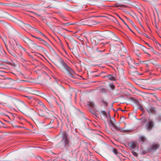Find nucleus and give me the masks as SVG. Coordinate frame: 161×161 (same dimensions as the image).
<instances>
[{
  "label": "nucleus",
  "instance_id": "obj_1",
  "mask_svg": "<svg viewBox=\"0 0 161 161\" xmlns=\"http://www.w3.org/2000/svg\"><path fill=\"white\" fill-rule=\"evenodd\" d=\"M18 108L24 114L28 115L29 114H36V112L32 109L29 108L23 102H21L18 105Z\"/></svg>",
  "mask_w": 161,
  "mask_h": 161
},
{
  "label": "nucleus",
  "instance_id": "obj_2",
  "mask_svg": "<svg viewBox=\"0 0 161 161\" xmlns=\"http://www.w3.org/2000/svg\"><path fill=\"white\" fill-rule=\"evenodd\" d=\"M59 61L61 65L68 72L70 77L72 78H75L76 75L73 69L67 65L61 58H59Z\"/></svg>",
  "mask_w": 161,
  "mask_h": 161
},
{
  "label": "nucleus",
  "instance_id": "obj_3",
  "mask_svg": "<svg viewBox=\"0 0 161 161\" xmlns=\"http://www.w3.org/2000/svg\"><path fill=\"white\" fill-rule=\"evenodd\" d=\"M19 45H20L19 44L14 40H12L11 42H10V48L8 49V48L7 49L9 53L12 56L15 57L16 56L15 53L16 52L15 48L17 50L18 49V46Z\"/></svg>",
  "mask_w": 161,
  "mask_h": 161
},
{
  "label": "nucleus",
  "instance_id": "obj_4",
  "mask_svg": "<svg viewBox=\"0 0 161 161\" xmlns=\"http://www.w3.org/2000/svg\"><path fill=\"white\" fill-rule=\"evenodd\" d=\"M116 47V50L121 56H125L126 54L127 50L123 45H121V46L119 45H117Z\"/></svg>",
  "mask_w": 161,
  "mask_h": 161
},
{
  "label": "nucleus",
  "instance_id": "obj_5",
  "mask_svg": "<svg viewBox=\"0 0 161 161\" xmlns=\"http://www.w3.org/2000/svg\"><path fill=\"white\" fill-rule=\"evenodd\" d=\"M16 53L22 59H23V55L25 54V53H28L27 50L21 45L18 46V49Z\"/></svg>",
  "mask_w": 161,
  "mask_h": 161
},
{
  "label": "nucleus",
  "instance_id": "obj_6",
  "mask_svg": "<svg viewBox=\"0 0 161 161\" xmlns=\"http://www.w3.org/2000/svg\"><path fill=\"white\" fill-rule=\"evenodd\" d=\"M160 146L159 144L157 143H153L148 148V151L150 152H153L156 151L158 148Z\"/></svg>",
  "mask_w": 161,
  "mask_h": 161
},
{
  "label": "nucleus",
  "instance_id": "obj_7",
  "mask_svg": "<svg viewBox=\"0 0 161 161\" xmlns=\"http://www.w3.org/2000/svg\"><path fill=\"white\" fill-rule=\"evenodd\" d=\"M110 123L112 126L114 128L118 131L123 132H129L128 130H124L122 128L117 126L114 123L113 121L110 119Z\"/></svg>",
  "mask_w": 161,
  "mask_h": 161
},
{
  "label": "nucleus",
  "instance_id": "obj_8",
  "mask_svg": "<svg viewBox=\"0 0 161 161\" xmlns=\"http://www.w3.org/2000/svg\"><path fill=\"white\" fill-rule=\"evenodd\" d=\"M24 41L26 44H28L30 45L33 46V47H39V46H37L36 45V44L34 43L33 41L30 40L28 38H25L24 40Z\"/></svg>",
  "mask_w": 161,
  "mask_h": 161
},
{
  "label": "nucleus",
  "instance_id": "obj_9",
  "mask_svg": "<svg viewBox=\"0 0 161 161\" xmlns=\"http://www.w3.org/2000/svg\"><path fill=\"white\" fill-rule=\"evenodd\" d=\"M62 141L64 142L65 146H69V141L67 138V134L66 132H64L63 134V138Z\"/></svg>",
  "mask_w": 161,
  "mask_h": 161
},
{
  "label": "nucleus",
  "instance_id": "obj_10",
  "mask_svg": "<svg viewBox=\"0 0 161 161\" xmlns=\"http://www.w3.org/2000/svg\"><path fill=\"white\" fill-rule=\"evenodd\" d=\"M83 20V22H86L85 23L83 24L84 25H86L89 26H92L95 25L94 20L91 19H84Z\"/></svg>",
  "mask_w": 161,
  "mask_h": 161
},
{
  "label": "nucleus",
  "instance_id": "obj_11",
  "mask_svg": "<svg viewBox=\"0 0 161 161\" xmlns=\"http://www.w3.org/2000/svg\"><path fill=\"white\" fill-rule=\"evenodd\" d=\"M19 23L21 26L25 30H31L32 28L29 25L24 24L21 21H19Z\"/></svg>",
  "mask_w": 161,
  "mask_h": 161
},
{
  "label": "nucleus",
  "instance_id": "obj_12",
  "mask_svg": "<svg viewBox=\"0 0 161 161\" xmlns=\"http://www.w3.org/2000/svg\"><path fill=\"white\" fill-rule=\"evenodd\" d=\"M153 126V123L152 121L150 120L148 121L147 124L146 126L147 129L149 130H150Z\"/></svg>",
  "mask_w": 161,
  "mask_h": 161
},
{
  "label": "nucleus",
  "instance_id": "obj_13",
  "mask_svg": "<svg viewBox=\"0 0 161 161\" xmlns=\"http://www.w3.org/2000/svg\"><path fill=\"white\" fill-rule=\"evenodd\" d=\"M128 145L129 147L131 149H133L136 147L137 146V143L136 142L132 141L129 143Z\"/></svg>",
  "mask_w": 161,
  "mask_h": 161
},
{
  "label": "nucleus",
  "instance_id": "obj_14",
  "mask_svg": "<svg viewBox=\"0 0 161 161\" xmlns=\"http://www.w3.org/2000/svg\"><path fill=\"white\" fill-rule=\"evenodd\" d=\"M100 113L103 116V117H101L102 120H104L106 119H108V116L106 111L102 110L100 112Z\"/></svg>",
  "mask_w": 161,
  "mask_h": 161
},
{
  "label": "nucleus",
  "instance_id": "obj_15",
  "mask_svg": "<svg viewBox=\"0 0 161 161\" xmlns=\"http://www.w3.org/2000/svg\"><path fill=\"white\" fill-rule=\"evenodd\" d=\"M57 90L59 93H61L64 91L65 88L63 86L60 85L57 87Z\"/></svg>",
  "mask_w": 161,
  "mask_h": 161
},
{
  "label": "nucleus",
  "instance_id": "obj_16",
  "mask_svg": "<svg viewBox=\"0 0 161 161\" xmlns=\"http://www.w3.org/2000/svg\"><path fill=\"white\" fill-rule=\"evenodd\" d=\"M36 102L39 105L42 107V108L44 109L46 111V109H47L45 105L40 100L37 99L36 100Z\"/></svg>",
  "mask_w": 161,
  "mask_h": 161
},
{
  "label": "nucleus",
  "instance_id": "obj_17",
  "mask_svg": "<svg viewBox=\"0 0 161 161\" xmlns=\"http://www.w3.org/2000/svg\"><path fill=\"white\" fill-rule=\"evenodd\" d=\"M139 141L143 143L146 142L147 141V139L145 136L142 135H140L139 136Z\"/></svg>",
  "mask_w": 161,
  "mask_h": 161
},
{
  "label": "nucleus",
  "instance_id": "obj_18",
  "mask_svg": "<svg viewBox=\"0 0 161 161\" xmlns=\"http://www.w3.org/2000/svg\"><path fill=\"white\" fill-rule=\"evenodd\" d=\"M38 114L39 115L41 116L45 117L47 116V114L46 112V111H43L42 110H40L38 112Z\"/></svg>",
  "mask_w": 161,
  "mask_h": 161
},
{
  "label": "nucleus",
  "instance_id": "obj_19",
  "mask_svg": "<svg viewBox=\"0 0 161 161\" xmlns=\"http://www.w3.org/2000/svg\"><path fill=\"white\" fill-rule=\"evenodd\" d=\"M156 47L158 48L159 51V53H157V55H159L161 58V44L158 43H157Z\"/></svg>",
  "mask_w": 161,
  "mask_h": 161
},
{
  "label": "nucleus",
  "instance_id": "obj_20",
  "mask_svg": "<svg viewBox=\"0 0 161 161\" xmlns=\"http://www.w3.org/2000/svg\"><path fill=\"white\" fill-rule=\"evenodd\" d=\"M147 111L149 113H153L155 112V108L154 107L151 106L147 109Z\"/></svg>",
  "mask_w": 161,
  "mask_h": 161
},
{
  "label": "nucleus",
  "instance_id": "obj_21",
  "mask_svg": "<svg viewBox=\"0 0 161 161\" xmlns=\"http://www.w3.org/2000/svg\"><path fill=\"white\" fill-rule=\"evenodd\" d=\"M107 77L109 80L111 81L114 80H115L114 77L112 75H109L107 76H105L104 77Z\"/></svg>",
  "mask_w": 161,
  "mask_h": 161
},
{
  "label": "nucleus",
  "instance_id": "obj_22",
  "mask_svg": "<svg viewBox=\"0 0 161 161\" xmlns=\"http://www.w3.org/2000/svg\"><path fill=\"white\" fill-rule=\"evenodd\" d=\"M141 49H142L146 53H147V55L148 56H150V54L148 53L147 52V48H146L144 47V46H142L141 45Z\"/></svg>",
  "mask_w": 161,
  "mask_h": 161
},
{
  "label": "nucleus",
  "instance_id": "obj_23",
  "mask_svg": "<svg viewBox=\"0 0 161 161\" xmlns=\"http://www.w3.org/2000/svg\"><path fill=\"white\" fill-rule=\"evenodd\" d=\"M87 105L92 108H93L95 106L94 103L92 102H88Z\"/></svg>",
  "mask_w": 161,
  "mask_h": 161
},
{
  "label": "nucleus",
  "instance_id": "obj_24",
  "mask_svg": "<svg viewBox=\"0 0 161 161\" xmlns=\"http://www.w3.org/2000/svg\"><path fill=\"white\" fill-rule=\"evenodd\" d=\"M25 97L31 100V101L33 102H35V101L36 102V100H37V99L34 98L30 96H25Z\"/></svg>",
  "mask_w": 161,
  "mask_h": 161
},
{
  "label": "nucleus",
  "instance_id": "obj_25",
  "mask_svg": "<svg viewBox=\"0 0 161 161\" xmlns=\"http://www.w3.org/2000/svg\"><path fill=\"white\" fill-rule=\"evenodd\" d=\"M101 102L104 104V106H107L108 105V103L104 99L101 98Z\"/></svg>",
  "mask_w": 161,
  "mask_h": 161
},
{
  "label": "nucleus",
  "instance_id": "obj_26",
  "mask_svg": "<svg viewBox=\"0 0 161 161\" xmlns=\"http://www.w3.org/2000/svg\"><path fill=\"white\" fill-rule=\"evenodd\" d=\"M41 41L42 42V44L46 45L47 47H51L49 45V44L47 42H46L45 41L43 40L42 39V41Z\"/></svg>",
  "mask_w": 161,
  "mask_h": 161
},
{
  "label": "nucleus",
  "instance_id": "obj_27",
  "mask_svg": "<svg viewBox=\"0 0 161 161\" xmlns=\"http://www.w3.org/2000/svg\"><path fill=\"white\" fill-rule=\"evenodd\" d=\"M109 86L112 90L114 89L115 86L112 83H110L109 84Z\"/></svg>",
  "mask_w": 161,
  "mask_h": 161
},
{
  "label": "nucleus",
  "instance_id": "obj_28",
  "mask_svg": "<svg viewBox=\"0 0 161 161\" xmlns=\"http://www.w3.org/2000/svg\"><path fill=\"white\" fill-rule=\"evenodd\" d=\"M131 152L133 155H134V156L137 157L138 156L137 153L136 152H135L134 151L132 150L131 151Z\"/></svg>",
  "mask_w": 161,
  "mask_h": 161
},
{
  "label": "nucleus",
  "instance_id": "obj_29",
  "mask_svg": "<svg viewBox=\"0 0 161 161\" xmlns=\"http://www.w3.org/2000/svg\"><path fill=\"white\" fill-rule=\"evenodd\" d=\"M116 5H115V6L117 7H126V6L124 5H123V4H119V5H117V4H115Z\"/></svg>",
  "mask_w": 161,
  "mask_h": 161
},
{
  "label": "nucleus",
  "instance_id": "obj_30",
  "mask_svg": "<svg viewBox=\"0 0 161 161\" xmlns=\"http://www.w3.org/2000/svg\"><path fill=\"white\" fill-rule=\"evenodd\" d=\"M117 150V149L115 148H114L113 149V152L116 155H117L118 154Z\"/></svg>",
  "mask_w": 161,
  "mask_h": 161
},
{
  "label": "nucleus",
  "instance_id": "obj_31",
  "mask_svg": "<svg viewBox=\"0 0 161 161\" xmlns=\"http://www.w3.org/2000/svg\"><path fill=\"white\" fill-rule=\"evenodd\" d=\"M32 37L35 38H36V39H38V40L40 41H42V38H40V37H36L35 36H34L33 35H32Z\"/></svg>",
  "mask_w": 161,
  "mask_h": 161
},
{
  "label": "nucleus",
  "instance_id": "obj_32",
  "mask_svg": "<svg viewBox=\"0 0 161 161\" xmlns=\"http://www.w3.org/2000/svg\"><path fill=\"white\" fill-rule=\"evenodd\" d=\"M128 63L130 66L131 68V67H133V65H132V64L131 63H130L129 61H128Z\"/></svg>",
  "mask_w": 161,
  "mask_h": 161
},
{
  "label": "nucleus",
  "instance_id": "obj_33",
  "mask_svg": "<svg viewBox=\"0 0 161 161\" xmlns=\"http://www.w3.org/2000/svg\"><path fill=\"white\" fill-rule=\"evenodd\" d=\"M138 52H139V51H138V50H137H137H135V53H136V54H137V53H138V54L137 55H138V56H139L140 55H141V53H138Z\"/></svg>",
  "mask_w": 161,
  "mask_h": 161
},
{
  "label": "nucleus",
  "instance_id": "obj_34",
  "mask_svg": "<svg viewBox=\"0 0 161 161\" xmlns=\"http://www.w3.org/2000/svg\"><path fill=\"white\" fill-rule=\"evenodd\" d=\"M133 61H134V65L135 66H138L139 64V63H135L134 62V61L133 60Z\"/></svg>",
  "mask_w": 161,
  "mask_h": 161
},
{
  "label": "nucleus",
  "instance_id": "obj_35",
  "mask_svg": "<svg viewBox=\"0 0 161 161\" xmlns=\"http://www.w3.org/2000/svg\"><path fill=\"white\" fill-rule=\"evenodd\" d=\"M39 32L41 35H42V36H43L45 37H46V36L43 34L42 32L39 31Z\"/></svg>",
  "mask_w": 161,
  "mask_h": 161
},
{
  "label": "nucleus",
  "instance_id": "obj_36",
  "mask_svg": "<svg viewBox=\"0 0 161 161\" xmlns=\"http://www.w3.org/2000/svg\"><path fill=\"white\" fill-rule=\"evenodd\" d=\"M152 51L153 53H154L156 55H157V52H156L153 49V50H152Z\"/></svg>",
  "mask_w": 161,
  "mask_h": 161
},
{
  "label": "nucleus",
  "instance_id": "obj_37",
  "mask_svg": "<svg viewBox=\"0 0 161 161\" xmlns=\"http://www.w3.org/2000/svg\"><path fill=\"white\" fill-rule=\"evenodd\" d=\"M126 19L131 23H133V22L131 20L128 18H126Z\"/></svg>",
  "mask_w": 161,
  "mask_h": 161
},
{
  "label": "nucleus",
  "instance_id": "obj_38",
  "mask_svg": "<svg viewBox=\"0 0 161 161\" xmlns=\"http://www.w3.org/2000/svg\"><path fill=\"white\" fill-rule=\"evenodd\" d=\"M119 18L120 19L123 21V22L124 23V24H126L125 22V21H124V20L122 19V18H121L120 17H119Z\"/></svg>",
  "mask_w": 161,
  "mask_h": 161
},
{
  "label": "nucleus",
  "instance_id": "obj_39",
  "mask_svg": "<svg viewBox=\"0 0 161 161\" xmlns=\"http://www.w3.org/2000/svg\"><path fill=\"white\" fill-rule=\"evenodd\" d=\"M144 36L146 37H147V38H149L148 36H147V35L146 34H144Z\"/></svg>",
  "mask_w": 161,
  "mask_h": 161
},
{
  "label": "nucleus",
  "instance_id": "obj_40",
  "mask_svg": "<svg viewBox=\"0 0 161 161\" xmlns=\"http://www.w3.org/2000/svg\"><path fill=\"white\" fill-rule=\"evenodd\" d=\"M125 25L127 26V27L129 28V29L131 31V30L129 28V26L126 23L125 24Z\"/></svg>",
  "mask_w": 161,
  "mask_h": 161
},
{
  "label": "nucleus",
  "instance_id": "obj_41",
  "mask_svg": "<svg viewBox=\"0 0 161 161\" xmlns=\"http://www.w3.org/2000/svg\"><path fill=\"white\" fill-rule=\"evenodd\" d=\"M105 91V89H102V92H104Z\"/></svg>",
  "mask_w": 161,
  "mask_h": 161
},
{
  "label": "nucleus",
  "instance_id": "obj_42",
  "mask_svg": "<svg viewBox=\"0 0 161 161\" xmlns=\"http://www.w3.org/2000/svg\"><path fill=\"white\" fill-rule=\"evenodd\" d=\"M149 47H150V48H151L150 49L152 50H153V47L151 46H149Z\"/></svg>",
  "mask_w": 161,
  "mask_h": 161
},
{
  "label": "nucleus",
  "instance_id": "obj_43",
  "mask_svg": "<svg viewBox=\"0 0 161 161\" xmlns=\"http://www.w3.org/2000/svg\"><path fill=\"white\" fill-rule=\"evenodd\" d=\"M97 136H98V135H95L94 136H93L94 137H96Z\"/></svg>",
  "mask_w": 161,
  "mask_h": 161
},
{
  "label": "nucleus",
  "instance_id": "obj_44",
  "mask_svg": "<svg viewBox=\"0 0 161 161\" xmlns=\"http://www.w3.org/2000/svg\"><path fill=\"white\" fill-rule=\"evenodd\" d=\"M53 121L51 120L50 121V123H53Z\"/></svg>",
  "mask_w": 161,
  "mask_h": 161
},
{
  "label": "nucleus",
  "instance_id": "obj_45",
  "mask_svg": "<svg viewBox=\"0 0 161 161\" xmlns=\"http://www.w3.org/2000/svg\"><path fill=\"white\" fill-rule=\"evenodd\" d=\"M108 116L110 117V115L109 114H108Z\"/></svg>",
  "mask_w": 161,
  "mask_h": 161
},
{
  "label": "nucleus",
  "instance_id": "obj_46",
  "mask_svg": "<svg viewBox=\"0 0 161 161\" xmlns=\"http://www.w3.org/2000/svg\"><path fill=\"white\" fill-rule=\"evenodd\" d=\"M147 45H148L149 46H150L148 43H147Z\"/></svg>",
  "mask_w": 161,
  "mask_h": 161
},
{
  "label": "nucleus",
  "instance_id": "obj_47",
  "mask_svg": "<svg viewBox=\"0 0 161 161\" xmlns=\"http://www.w3.org/2000/svg\"><path fill=\"white\" fill-rule=\"evenodd\" d=\"M28 103H31V102H30V101H29V102H28Z\"/></svg>",
  "mask_w": 161,
  "mask_h": 161
},
{
  "label": "nucleus",
  "instance_id": "obj_48",
  "mask_svg": "<svg viewBox=\"0 0 161 161\" xmlns=\"http://www.w3.org/2000/svg\"><path fill=\"white\" fill-rule=\"evenodd\" d=\"M63 29H64V30H66V29H64V28H63Z\"/></svg>",
  "mask_w": 161,
  "mask_h": 161
},
{
  "label": "nucleus",
  "instance_id": "obj_49",
  "mask_svg": "<svg viewBox=\"0 0 161 161\" xmlns=\"http://www.w3.org/2000/svg\"><path fill=\"white\" fill-rule=\"evenodd\" d=\"M66 24H67V23L64 24V25H66Z\"/></svg>",
  "mask_w": 161,
  "mask_h": 161
}]
</instances>
